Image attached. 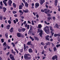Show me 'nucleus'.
Wrapping results in <instances>:
<instances>
[{
    "label": "nucleus",
    "instance_id": "24",
    "mask_svg": "<svg viewBox=\"0 0 60 60\" xmlns=\"http://www.w3.org/2000/svg\"><path fill=\"white\" fill-rule=\"evenodd\" d=\"M53 31H51V33L52 34V36H53L54 35V33L53 32Z\"/></svg>",
    "mask_w": 60,
    "mask_h": 60
},
{
    "label": "nucleus",
    "instance_id": "55",
    "mask_svg": "<svg viewBox=\"0 0 60 60\" xmlns=\"http://www.w3.org/2000/svg\"><path fill=\"white\" fill-rule=\"evenodd\" d=\"M13 21L15 24H16V23L17 22L16 21V20H14Z\"/></svg>",
    "mask_w": 60,
    "mask_h": 60
},
{
    "label": "nucleus",
    "instance_id": "51",
    "mask_svg": "<svg viewBox=\"0 0 60 60\" xmlns=\"http://www.w3.org/2000/svg\"><path fill=\"white\" fill-rule=\"evenodd\" d=\"M27 28L28 29H29V25H27Z\"/></svg>",
    "mask_w": 60,
    "mask_h": 60
},
{
    "label": "nucleus",
    "instance_id": "56",
    "mask_svg": "<svg viewBox=\"0 0 60 60\" xmlns=\"http://www.w3.org/2000/svg\"><path fill=\"white\" fill-rule=\"evenodd\" d=\"M10 54V52H8V53H7L6 54V55H7V56H8V55H9V54Z\"/></svg>",
    "mask_w": 60,
    "mask_h": 60
},
{
    "label": "nucleus",
    "instance_id": "29",
    "mask_svg": "<svg viewBox=\"0 0 60 60\" xmlns=\"http://www.w3.org/2000/svg\"><path fill=\"white\" fill-rule=\"evenodd\" d=\"M15 51H16L17 54H18V53H19V52L18 51V50L17 49H15Z\"/></svg>",
    "mask_w": 60,
    "mask_h": 60
},
{
    "label": "nucleus",
    "instance_id": "12",
    "mask_svg": "<svg viewBox=\"0 0 60 60\" xmlns=\"http://www.w3.org/2000/svg\"><path fill=\"white\" fill-rule=\"evenodd\" d=\"M23 6L22 5L20 4V5L19 6V10H21V9H22V8H23Z\"/></svg>",
    "mask_w": 60,
    "mask_h": 60
},
{
    "label": "nucleus",
    "instance_id": "53",
    "mask_svg": "<svg viewBox=\"0 0 60 60\" xmlns=\"http://www.w3.org/2000/svg\"><path fill=\"white\" fill-rule=\"evenodd\" d=\"M15 20H16L17 22H18V21H19V19L17 18H16L15 19Z\"/></svg>",
    "mask_w": 60,
    "mask_h": 60
},
{
    "label": "nucleus",
    "instance_id": "57",
    "mask_svg": "<svg viewBox=\"0 0 60 60\" xmlns=\"http://www.w3.org/2000/svg\"><path fill=\"white\" fill-rule=\"evenodd\" d=\"M22 1H23V3H24V4H25V3H26V1H25V0H22Z\"/></svg>",
    "mask_w": 60,
    "mask_h": 60
},
{
    "label": "nucleus",
    "instance_id": "49",
    "mask_svg": "<svg viewBox=\"0 0 60 60\" xmlns=\"http://www.w3.org/2000/svg\"><path fill=\"white\" fill-rule=\"evenodd\" d=\"M58 11H60V7H59V5L58 6Z\"/></svg>",
    "mask_w": 60,
    "mask_h": 60
},
{
    "label": "nucleus",
    "instance_id": "19",
    "mask_svg": "<svg viewBox=\"0 0 60 60\" xmlns=\"http://www.w3.org/2000/svg\"><path fill=\"white\" fill-rule=\"evenodd\" d=\"M50 28L51 31H54V30L53 29V28L52 26H50Z\"/></svg>",
    "mask_w": 60,
    "mask_h": 60
},
{
    "label": "nucleus",
    "instance_id": "52",
    "mask_svg": "<svg viewBox=\"0 0 60 60\" xmlns=\"http://www.w3.org/2000/svg\"><path fill=\"white\" fill-rule=\"evenodd\" d=\"M54 57H55V59H56L57 58V56L56 55H55L54 56Z\"/></svg>",
    "mask_w": 60,
    "mask_h": 60
},
{
    "label": "nucleus",
    "instance_id": "16",
    "mask_svg": "<svg viewBox=\"0 0 60 60\" xmlns=\"http://www.w3.org/2000/svg\"><path fill=\"white\" fill-rule=\"evenodd\" d=\"M7 28L8 29H10V28L11 27V25H8L6 26Z\"/></svg>",
    "mask_w": 60,
    "mask_h": 60
},
{
    "label": "nucleus",
    "instance_id": "22",
    "mask_svg": "<svg viewBox=\"0 0 60 60\" xmlns=\"http://www.w3.org/2000/svg\"><path fill=\"white\" fill-rule=\"evenodd\" d=\"M30 38L32 40V41H34V39L31 36H30Z\"/></svg>",
    "mask_w": 60,
    "mask_h": 60
},
{
    "label": "nucleus",
    "instance_id": "32",
    "mask_svg": "<svg viewBox=\"0 0 60 60\" xmlns=\"http://www.w3.org/2000/svg\"><path fill=\"white\" fill-rule=\"evenodd\" d=\"M12 53H13L14 54V55H15V53H16V52H13V50H12Z\"/></svg>",
    "mask_w": 60,
    "mask_h": 60
},
{
    "label": "nucleus",
    "instance_id": "40",
    "mask_svg": "<svg viewBox=\"0 0 60 60\" xmlns=\"http://www.w3.org/2000/svg\"><path fill=\"white\" fill-rule=\"evenodd\" d=\"M54 35L55 37H57V36L58 35V34H55Z\"/></svg>",
    "mask_w": 60,
    "mask_h": 60
},
{
    "label": "nucleus",
    "instance_id": "3",
    "mask_svg": "<svg viewBox=\"0 0 60 60\" xmlns=\"http://www.w3.org/2000/svg\"><path fill=\"white\" fill-rule=\"evenodd\" d=\"M12 3V1L11 0H9L8 1V4L10 6H11V4Z\"/></svg>",
    "mask_w": 60,
    "mask_h": 60
},
{
    "label": "nucleus",
    "instance_id": "46",
    "mask_svg": "<svg viewBox=\"0 0 60 60\" xmlns=\"http://www.w3.org/2000/svg\"><path fill=\"white\" fill-rule=\"evenodd\" d=\"M5 35L6 38L8 39V35H7V34H5Z\"/></svg>",
    "mask_w": 60,
    "mask_h": 60
},
{
    "label": "nucleus",
    "instance_id": "37",
    "mask_svg": "<svg viewBox=\"0 0 60 60\" xmlns=\"http://www.w3.org/2000/svg\"><path fill=\"white\" fill-rule=\"evenodd\" d=\"M42 54V55L44 54L45 53V51H42L41 52Z\"/></svg>",
    "mask_w": 60,
    "mask_h": 60
},
{
    "label": "nucleus",
    "instance_id": "5",
    "mask_svg": "<svg viewBox=\"0 0 60 60\" xmlns=\"http://www.w3.org/2000/svg\"><path fill=\"white\" fill-rule=\"evenodd\" d=\"M48 37H49V35H47L45 37V39L47 41H49V38H48Z\"/></svg>",
    "mask_w": 60,
    "mask_h": 60
},
{
    "label": "nucleus",
    "instance_id": "34",
    "mask_svg": "<svg viewBox=\"0 0 60 60\" xmlns=\"http://www.w3.org/2000/svg\"><path fill=\"white\" fill-rule=\"evenodd\" d=\"M56 46L57 48H58V47H60V44H57V45H56Z\"/></svg>",
    "mask_w": 60,
    "mask_h": 60
},
{
    "label": "nucleus",
    "instance_id": "59",
    "mask_svg": "<svg viewBox=\"0 0 60 60\" xmlns=\"http://www.w3.org/2000/svg\"><path fill=\"white\" fill-rule=\"evenodd\" d=\"M26 55H27L28 57V56H31V55H30L29 54H26Z\"/></svg>",
    "mask_w": 60,
    "mask_h": 60
},
{
    "label": "nucleus",
    "instance_id": "11",
    "mask_svg": "<svg viewBox=\"0 0 60 60\" xmlns=\"http://www.w3.org/2000/svg\"><path fill=\"white\" fill-rule=\"evenodd\" d=\"M2 9H3L4 12H5L6 11V10H7L6 8L4 7L2 8Z\"/></svg>",
    "mask_w": 60,
    "mask_h": 60
},
{
    "label": "nucleus",
    "instance_id": "27",
    "mask_svg": "<svg viewBox=\"0 0 60 60\" xmlns=\"http://www.w3.org/2000/svg\"><path fill=\"white\" fill-rule=\"evenodd\" d=\"M13 6L14 8H15L16 7V5L14 3L13 4Z\"/></svg>",
    "mask_w": 60,
    "mask_h": 60
},
{
    "label": "nucleus",
    "instance_id": "23",
    "mask_svg": "<svg viewBox=\"0 0 60 60\" xmlns=\"http://www.w3.org/2000/svg\"><path fill=\"white\" fill-rule=\"evenodd\" d=\"M56 27L57 28H59V25L57 24V23L55 25Z\"/></svg>",
    "mask_w": 60,
    "mask_h": 60
},
{
    "label": "nucleus",
    "instance_id": "64",
    "mask_svg": "<svg viewBox=\"0 0 60 60\" xmlns=\"http://www.w3.org/2000/svg\"><path fill=\"white\" fill-rule=\"evenodd\" d=\"M41 45H45V44H44L43 42H42L41 43Z\"/></svg>",
    "mask_w": 60,
    "mask_h": 60
},
{
    "label": "nucleus",
    "instance_id": "13",
    "mask_svg": "<svg viewBox=\"0 0 60 60\" xmlns=\"http://www.w3.org/2000/svg\"><path fill=\"white\" fill-rule=\"evenodd\" d=\"M42 27V25L41 24H39L38 25V28H41Z\"/></svg>",
    "mask_w": 60,
    "mask_h": 60
},
{
    "label": "nucleus",
    "instance_id": "15",
    "mask_svg": "<svg viewBox=\"0 0 60 60\" xmlns=\"http://www.w3.org/2000/svg\"><path fill=\"white\" fill-rule=\"evenodd\" d=\"M29 53H32L33 52V50L32 49L30 48L29 49Z\"/></svg>",
    "mask_w": 60,
    "mask_h": 60
},
{
    "label": "nucleus",
    "instance_id": "28",
    "mask_svg": "<svg viewBox=\"0 0 60 60\" xmlns=\"http://www.w3.org/2000/svg\"><path fill=\"white\" fill-rule=\"evenodd\" d=\"M53 49L54 50V51H56V47H54L53 48Z\"/></svg>",
    "mask_w": 60,
    "mask_h": 60
},
{
    "label": "nucleus",
    "instance_id": "42",
    "mask_svg": "<svg viewBox=\"0 0 60 60\" xmlns=\"http://www.w3.org/2000/svg\"><path fill=\"white\" fill-rule=\"evenodd\" d=\"M1 41H2V42L3 43L4 42V40L3 39H1Z\"/></svg>",
    "mask_w": 60,
    "mask_h": 60
},
{
    "label": "nucleus",
    "instance_id": "33",
    "mask_svg": "<svg viewBox=\"0 0 60 60\" xmlns=\"http://www.w3.org/2000/svg\"><path fill=\"white\" fill-rule=\"evenodd\" d=\"M22 11L21 10H20L19 11V12L22 13V14H23V12H22Z\"/></svg>",
    "mask_w": 60,
    "mask_h": 60
},
{
    "label": "nucleus",
    "instance_id": "63",
    "mask_svg": "<svg viewBox=\"0 0 60 60\" xmlns=\"http://www.w3.org/2000/svg\"><path fill=\"white\" fill-rule=\"evenodd\" d=\"M52 19L53 20H55V19H56V18H55V16L52 17Z\"/></svg>",
    "mask_w": 60,
    "mask_h": 60
},
{
    "label": "nucleus",
    "instance_id": "54",
    "mask_svg": "<svg viewBox=\"0 0 60 60\" xmlns=\"http://www.w3.org/2000/svg\"><path fill=\"white\" fill-rule=\"evenodd\" d=\"M52 59L53 60H55V57L54 56H53L52 57Z\"/></svg>",
    "mask_w": 60,
    "mask_h": 60
},
{
    "label": "nucleus",
    "instance_id": "6",
    "mask_svg": "<svg viewBox=\"0 0 60 60\" xmlns=\"http://www.w3.org/2000/svg\"><path fill=\"white\" fill-rule=\"evenodd\" d=\"M21 34L20 33H17V36L18 37H21Z\"/></svg>",
    "mask_w": 60,
    "mask_h": 60
},
{
    "label": "nucleus",
    "instance_id": "61",
    "mask_svg": "<svg viewBox=\"0 0 60 60\" xmlns=\"http://www.w3.org/2000/svg\"><path fill=\"white\" fill-rule=\"evenodd\" d=\"M4 4H5V6H7V4H6V3H6V2H5V3H4Z\"/></svg>",
    "mask_w": 60,
    "mask_h": 60
},
{
    "label": "nucleus",
    "instance_id": "30",
    "mask_svg": "<svg viewBox=\"0 0 60 60\" xmlns=\"http://www.w3.org/2000/svg\"><path fill=\"white\" fill-rule=\"evenodd\" d=\"M8 22L9 24H11V22L10 20L8 21Z\"/></svg>",
    "mask_w": 60,
    "mask_h": 60
},
{
    "label": "nucleus",
    "instance_id": "7",
    "mask_svg": "<svg viewBox=\"0 0 60 60\" xmlns=\"http://www.w3.org/2000/svg\"><path fill=\"white\" fill-rule=\"evenodd\" d=\"M45 2V0H41L40 1V3L41 5L43 4V3Z\"/></svg>",
    "mask_w": 60,
    "mask_h": 60
},
{
    "label": "nucleus",
    "instance_id": "17",
    "mask_svg": "<svg viewBox=\"0 0 60 60\" xmlns=\"http://www.w3.org/2000/svg\"><path fill=\"white\" fill-rule=\"evenodd\" d=\"M24 48H25V49H28L29 48L28 46H26V44H24Z\"/></svg>",
    "mask_w": 60,
    "mask_h": 60
},
{
    "label": "nucleus",
    "instance_id": "50",
    "mask_svg": "<svg viewBox=\"0 0 60 60\" xmlns=\"http://www.w3.org/2000/svg\"><path fill=\"white\" fill-rule=\"evenodd\" d=\"M13 13L14 14H15V13H17V12L16 11H13Z\"/></svg>",
    "mask_w": 60,
    "mask_h": 60
},
{
    "label": "nucleus",
    "instance_id": "9",
    "mask_svg": "<svg viewBox=\"0 0 60 60\" xmlns=\"http://www.w3.org/2000/svg\"><path fill=\"white\" fill-rule=\"evenodd\" d=\"M58 0H56L55 1V6L56 7V5H57V4L58 3V1H57Z\"/></svg>",
    "mask_w": 60,
    "mask_h": 60
},
{
    "label": "nucleus",
    "instance_id": "4",
    "mask_svg": "<svg viewBox=\"0 0 60 60\" xmlns=\"http://www.w3.org/2000/svg\"><path fill=\"white\" fill-rule=\"evenodd\" d=\"M39 3H36L35 4V7L36 8H37L38 7H39Z\"/></svg>",
    "mask_w": 60,
    "mask_h": 60
},
{
    "label": "nucleus",
    "instance_id": "43",
    "mask_svg": "<svg viewBox=\"0 0 60 60\" xmlns=\"http://www.w3.org/2000/svg\"><path fill=\"white\" fill-rule=\"evenodd\" d=\"M48 20H47V22H49L50 20V19H49V17H48Z\"/></svg>",
    "mask_w": 60,
    "mask_h": 60
},
{
    "label": "nucleus",
    "instance_id": "39",
    "mask_svg": "<svg viewBox=\"0 0 60 60\" xmlns=\"http://www.w3.org/2000/svg\"><path fill=\"white\" fill-rule=\"evenodd\" d=\"M13 57V55H12L11 54L10 55V58H11Z\"/></svg>",
    "mask_w": 60,
    "mask_h": 60
},
{
    "label": "nucleus",
    "instance_id": "38",
    "mask_svg": "<svg viewBox=\"0 0 60 60\" xmlns=\"http://www.w3.org/2000/svg\"><path fill=\"white\" fill-rule=\"evenodd\" d=\"M18 31L19 32H21V30L19 28Z\"/></svg>",
    "mask_w": 60,
    "mask_h": 60
},
{
    "label": "nucleus",
    "instance_id": "36",
    "mask_svg": "<svg viewBox=\"0 0 60 60\" xmlns=\"http://www.w3.org/2000/svg\"><path fill=\"white\" fill-rule=\"evenodd\" d=\"M11 44L13 45V47H15V44L13 42H12Z\"/></svg>",
    "mask_w": 60,
    "mask_h": 60
},
{
    "label": "nucleus",
    "instance_id": "10",
    "mask_svg": "<svg viewBox=\"0 0 60 60\" xmlns=\"http://www.w3.org/2000/svg\"><path fill=\"white\" fill-rule=\"evenodd\" d=\"M3 46H4V47H5L6 46V48H7V46H8V45H6V42H4L3 44Z\"/></svg>",
    "mask_w": 60,
    "mask_h": 60
},
{
    "label": "nucleus",
    "instance_id": "8",
    "mask_svg": "<svg viewBox=\"0 0 60 60\" xmlns=\"http://www.w3.org/2000/svg\"><path fill=\"white\" fill-rule=\"evenodd\" d=\"M9 31L11 33H12L13 32V27H11V29L9 30Z\"/></svg>",
    "mask_w": 60,
    "mask_h": 60
},
{
    "label": "nucleus",
    "instance_id": "26",
    "mask_svg": "<svg viewBox=\"0 0 60 60\" xmlns=\"http://www.w3.org/2000/svg\"><path fill=\"white\" fill-rule=\"evenodd\" d=\"M26 30V29L25 28H22V32H24Z\"/></svg>",
    "mask_w": 60,
    "mask_h": 60
},
{
    "label": "nucleus",
    "instance_id": "62",
    "mask_svg": "<svg viewBox=\"0 0 60 60\" xmlns=\"http://www.w3.org/2000/svg\"><path fill=\"white\" fill-rule=\"evenodd\" d=\"M41 12H44V10L43 9H42L41 10Z\"/></svg>",
    "mask_w": 60,
    "mask_h": 60
},
{
    "label": "nucleus",
    "instance_id": "35",
    "mask_svg": "<svg viewBox=\"0 0 60 60\" xmlns=\"http://www.w3.org/2000/svg\"><path fill=\"white\" fill-rule=\"evenodd\" d=\"M8 1V0H4L3 1V3H5L6 2H7Z\"/></svg>",
    "mask_w": 60,
    "mask_h": 60
},
{
    "label": "nucleus",
    "instance_id": "41",
    "mask_svg": "<svg viewBox=\"0 0 60 60\" xmlns=\"http://www.w3.org/2000/svg\"><path fill=\"white\" fill-rule=\"evenodd\" d=\"M48 50L49 51H50V52H52V50H51V49L50 48H48Z\"/></svg>",
    "mask_w": 60,
    "mask_h": 60
},
{
    "label": "nucleus",
    "instance_id": "47",
    "mask_svg": "<svg viewBox=\"0 0 60 60\" xmlns=\"http://www.w3.org/2000/svg\"><path fill=\"white\" fill-rule=\"evenodd\" d=\"M31 58V56L30 57H28L27 58V59H30Z\"/></svg>",
    "mask_w": 60,
    "mask_h": 60
},
{
    "label": "nucleus",
    "instance_id": "1",
    "mask_svg": "<svg viewBox=\"0 0 60 60\" xmlns=\"http://www.w3.org/2000/svg\"><path fill=\"white\" fill-rule=\"evenodd\" d=\"M44 31L47 34H49V27L48 26H46V27L44 28Z\"/></svg>",
    "mask_w": 60,
    "mask_h": 60
},
{
    "label": "nucleus",
    "instance_id": "21",
    "mask_svg": "<svg viewBox=\"0 0 60 60\" xmlns=\"http://www.w3.org/2000/svg\"><path fill=\"white\" fill-rule=\"evenodd\" d=\"M23 11L25 12H26V13L28 12V10L27 9H26L25 10H23Z\"/></svg>",
    "mask_w": 60,
    "mask_h": 60
},
{
    "label": "nucleus",
    "instance_id": "25",
    "mask_svg": "<svg viewBox=\"0 0 60 60\" xmlns=\"http://www.w3.org/2000/svg\"><path fill=\"white\" fill-rule=\"evenodd\" d=\"M31 42H28L27 43V44L28 45H32L31 44Z\"/></svg>",
    "mask_w": 60,
    "mask_h": 60
},
{
    "label": "nucleus",
    "instance_id": "48",
    "mask_svg": "<svg viewBox=\"0 0 60 60\" xmlns=\"http://www.w3.org/2000/svg\"><path fill=\"white\" fill-rule=\"evenodd\" d=\"M45 13H46V14H49V12L48 11H45Z\"/></svg>",
    "mask_w": 60,
    "mask_h": 60
},
{
    "label": "nucleus",
    "instance_id": "44",
    "mask_svg": "<svg viewBox=\"0 0 60 60\" xmlns=\"http://www.w3.org/2000/svg\"><path fill=\"white\" fill-rule=\"evenodd\" d=\"M0 4L1 5V6H2H2H3V2H2V1H0Z\"/></svg>",
    "mask_w": 60,
    "mask_h": 60
},
{
    "label": "nucleus",
    "instance_id": "18",
    "mask_svg": "<svg viewBox=\"0 0 60 60\" xmlns=\"http://www.w3.org/2000/svg\"><path fill=\"white\" fill-rule=\"evenodd\" d=\"M25 7H26V8H28V4L27 3H25Z\"/></svg>",
    "mask_w": 60,
    "mask_h": 60
},
{
    "label": "nucleus",
    "instance_id": "20",
    "mask_svg": "<svg viewBox=\"0 0 60 60\" xmlns=\"http://www.w3.org/2000/svg\"><path fill=\"white\" fill-rule=\"evenodd\" d=\"M24 57L25 59H27V58L28 56H27V55L26 54L24 55Z\"/></svg>",
    "mask_w": 60,
    "mask_h": 60
},
{
    "label": "nucleus",
    "instance_id": "60",
    "mask_svg": "<svg viewBox=\"0 0 60 60\" xmlns=\"http://www.w3.org/2000/svg\"><path fill=\"white\" fill-rule=\"evenodd\" d=\"M3 19V16H0V20H2Z\"/></svg>",
    "mask_w": 60,
    "mask_h": 60
},
{
    "label": "nucleus",
    "instance_id": "45",
    "mask_svg": "<svg viewBox=\"0 0 60 60\" xmlns=\"http://www.w3.org/2000/svg\"><path fill=\"white\" fill-rule=\"evenodd\" d=\"M11 59L12 60H15V59L14 58V56H13L11 58Z\"/></svg>",
    "mask_w": 60,
    "mask_h": 60
},
{
    "label": "nucleus",
    "instance_id": "14",
    "mask_svg": "<svg viewBox=\"0 0 60 60\" xmlns=\"http://www.w3.org/2000/svg\"><path fill=\"white\" fill-rule=\"evenodd\" d=\"M34 39L35 40H37L38 41H39V38H37V37L36 36H34Z\"/></svg>",
    "mask_w": 60,
    "mask_h": 60
},
{
    "label": "nucleus",
    "instance_id": "31",
    "mask_svg": "<svg viewBox=\"0 0 60 60\" xmlns=\"http://www.w3.org/2000/svg\"><path fill=\"white\" fill-rule=\"evenodd\" d=\"M31 22H32V25H34V23L33 20Z\"/></svg>",
    "mask_w": 60,
    "mask_h": 60
},
{
    "label": "nucleus",
    "instance_id": "2",
    "mask_svg": "<svg viewBox=\"0 0 60 60\" xmlns=\"http://www.w3.org/2000/svg\"><path fill=\"white\" fill-rule=\"evenodd\" d=\"M38 33H40V32H41L39 33V35L41 37L42 36V34L43 33V31L42 30H41L40 29H38Z\"/></svg>",
    "mask_w": 60,
    "mask_h": 60
},
{
    "label": "nucleus",
    "instance_id": "58",
    "mask_svg": "<svg viewBox=\"0 0 60 60\" xmlns=\"http://www.w3.org/2000/svg\"><path fill=\"white\" fill-rule=\"evenodd\" d=\"M20 51L21 52H22L23 51V49H22L20 50Z\"/></svg>",
    "mask_w": 60,
    "mask_h": 60
}]
</instances>
